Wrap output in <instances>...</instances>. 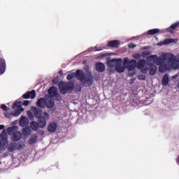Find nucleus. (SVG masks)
<instances>
[{"label":"nucleus","instance_id":"f257e3e1","mask_svg":"<svg viewBox=\"0 0 179 179\" xmlns=\"http://www.w3.org/2000/svg\"><path fill=\"white\" fill-rule=\"evenodd\" d=\"M36 118H38V123L32 122L31 127L34 131H37L38 128H44L47 125V120H50V115L48 113H34Z\"/></svg>","mask_w":179,"mask_h":179},{"label":"nucleus","instance_id":"f03ea898","mask_svg":"<svg viewBox=\"0 0 179 179\" xmlns=\"http://www.w3.org/2000/svg\"><path fill=\"white\" fill-rule=\"evenodd\" d=\"M73 89H75V84L72 81H60L59 83V90L62 94H66L69 92H73Z\"/></svg>","mask_w":179,"mask_h":179},{"label":"nucleus","instance_id":"7ed1b4c3","mask_svg":"<svg viewBox=\"0 0 179 179\" xmlns=\"http://www.w3.org/2000/svg\"><path fill=\"white\" fill-rule=\"evenodd\" d=\"M19 127L17 126H13L12 127H8L7 129V132L8 135L12 136V141L17 142L22 139V134L20 131H17Z\"/></svg>","mask_w":179,"mask_h":179},{"label":"nucleus","instance_id":"20e7f679","mask_svg":"<svg viewBox=\"0 0 179 179\" xmlns=\"http://www.w3.org/2000/svg\"><path fill=\"white\" fill-rule=\"evenodd\" d=\"M166 57L169 64H171V68L173 69H179V61L177 60L176 56L173 55V53H166Z\"/></svg>","mask_w":179,"mask_h":179},{"label":"nucleus","instance_id":"39448f33","mask_svg":"<svg viewBox=\"0 0 179 179\" xmlns=\"http://www.w3.org/2000/svg\"><path fill=\"white\" fill-rule=\"evenodd\" d=\"M6 148H8V134H6V130L3 129L0 134V150H3Z\"/></svg>","mask_w":179,"mask_h":179},{"label":"nucleus","instance_id":"423d86ee","mask_svg":"<svg viewBox=\"0 0 179 179\" xmlns=\"http://www.w3.org/2000/svg\"><path fill=\"white\" fill-rule=\"evenodd\" d=\"M26 108H24L20 99L15 101L12 105L13 113H23Z\"/></svg>","mask_w":179,"mask_h":179},{"label":"nucleus","instance_id":"0eeeda50","mask_svg":"<svg viewBox=\"0 0 179 179\" xmlns=\"http://www.w3.org/2000/svg\"><path fill=\"white\" fill-rule=\"evenodd\" d=\"M124 67L127 68L129 71H134L136 68V61L131 59L129 61L128 57L124 59Z\"/></svg>","mask_w":179,"mask_h":179},{"label":"nucleus","instance_id":"6e6552de","mask_svg":"<svg viewBox=\"0 0 179 179\" xmlns=\"http://www.w3.org/2000/svg\"><path fill=\"white\" fill-rule=\"evenodd\" d=\"M121 64H122V59H113L107 62V65L110 66V68L116 67L117 65H121Z\"/></svg>","mask_w":179,"mask_h":179},{"label":"nucleus","instance_id":"1a4fd4ad","mask_svg":"<svg viewBox=\"0 0 179 179\" xmlns=\"http://www.w3.org/2000/svg\"><path fill=\"white\" fill-rule=\"evenodd\" d=\"M22 99H36V90H33L31 92H27L25 94H24L21 98H20V100H22Z\"/></svg>","mask_w":179,"mask_h":179},{"label":"nucleus","instance_id":"9d476101","mask_svg":"<svg viewBox=\"0 0 179 179\" xmlns=\"http://www.w3.org/2000/svg\"><path fill=\"white\" fill-rule=\"evenodd\" d=\"M83 82H84V85L92 86L93 85V75L92 73L86 74Z\"/></svg>","mask_w":179,"mask_h":179},{"label":"nucleus","instance_id":"9b49d317","mask_svg":"<svg viewBox=\"0 0 179 179\" xmlns=\"http://www.w3.org/2000/svg\"><path fill=\"white\" fill-rule=\"evenodd\" d=\"M48 94L52 99H53V97H57V96H58V89L54 86L51 87L48 90Z\"/></svg>","mask_w":179,"mask_h":179},{"label":"nucleus","instance_id":"f8f14e48","mask_svg":"<svg viewBox=\"0 0 179 179\" xmlns=\"http://www.w3.org/2000/svg\"><path fill=\"white\" fill-rule=\"evenodd\" d=\"M76 78L78 79V80H80L81 82H83V80L85 79V72H83V70H77L75 73Z\"/></svg>","mask_w":179,"mask_h":179},{"label":"nucleus","instance_id":"ddd939ff","mask_svg":"<svg viewBox=\"0 0 179 179\" xmlns=\"http://www.w3.org/2000/svg\"><path fill=\"white\" fill-rule=\"evenodd\" d=\"M120 43L121 42L117 40L110 41L108 43V47H110V48H118Z\"/></svg>","mask_w":179,"mask_h":179},{"label":"nucleus","instance_id":"4468645a","mask_svg":"<svg viewBox=\"0 0 179 179\" xmlns=\"http://www.w3.org/2000/svg\"><path fill=\"white\" fill-rule=\"evenodd\" d=\"M6 69V62L3 59H0V74L5 73Z\"/></svg>","mask_w":179,"mask_h":179},{"label":"nucleus","instance_id":"2eb2a0df","mask_svg":"<svg viewBox=\"0 0 179 179\" xmlns=\"http://www.w3.org/2000/svg\"><path fill=\"white\" fill-rule=\"evenodd\" d=\"M96 71L98 72H104L106 71V66L101 62H97L95 65Z\"/></svg>","mask_w":179,"mask_h":179},{"label":"nucleus","instance_id":"dca6fc26","mask_svg":"<svg viewBox=\"0 0 179 179\" xmlns=\"http://www.w3.org/2000/svg\"><path fill=\"white\" fill-rule=\"evenodd\" d=\"M37 107H39V108H44L46 106V100L44 98L39 99L36 102Z\"/></svg>","mask_w":179,"mask_h":179},{"label":"nucleus","instance_id":"f3484780","mask_svg":"<svg viewBox=\"0 0 179 179\" xmlns=\"http://www.w3.org/2000/svg\"><path fill=\"white\" fill-rule=\"evenodd\" d=\"M19 124L20 127H27V125L29 124V119L22 116L19 121Z\"/></svg>","mask_w":179,"mask_h":179},{"label":"nucleus","instance_id":"a211bd4d","mask_svg":"<svg viewBox=\"0 0 179 179\" xmlns=\"http://www.w3.org/2000/svg\"><path fill=\"white\" fill-rule=\"evenodd\" d=\"M167 55V53H166L164 55V57H157V62H155V64H157V65H162L163 64H164V62H166V59H167V57H166Z\"/></svg>","mask_w":179,"mask_h":179},{"label":"nucleus","instance_id":"6ab92c4d","mask_svg":"<svg viewBox=\"0 0 179 179\" xmlns=\"http://www.w3.org/2000/svg\"><path fill=\"white\" fill-rule=\"evenodd\" d=\"M145 65H146V60H145V59H143L138 62L137 68L138 69H143Z\"/></svg>","mask_w":179,"mask_h":179},{"label":"nucleus","instance_id":"aec40b11","mask_svg":"<svg viewBox=\"0 0 179 179\" xmlns=\"http://www.w3.org/2000/svg\"><path fill=\"white\" fill-rule=\"evenodd\" d=\"M57 123L52 122L49 124L48 129L49 132H55V131H57Z\"/></svg>","mask_w":179,"mask_h":179},{"label":"nucleus","instance_id":"412c9836","mask_svg":"<svg viewBox=\"0 0 179 179\" xmlns=\"http://www.w3.org/2000/svg\"><path fill=\"white\" fill-rule=\"evenodd\" d=\"M156 72H157V67L155 65L150 64L149 71L150 75H151V76H153V75L156 74Z\"/></svg>","mask_w":179,"mask_h":179},{"label":"nucleus","instance_id":"4be33fe9","mask_svg":"<svg viewBox=\"0 0 179 179\" xmlns=\"http://www.w3.org/2000/svg\"><path fill=\"white\" fill-rule=\"evenodd\" d=\"M160 33V29H150L147 32L148 36H155V34H157Z\"/></svg>","mask_w":179,"mask_h":179},{"label":"nucleus","instance_id":"5701e85b","mask_svg":"<svg viewBox=\"0 0 179 179\" xmlns=\"http://www.w3.org/2000/svg\"><path fill=\"white\" fill-rule=\"evenodd\" d=\"M54 99L50 98L46 100V107H48V108H52V107H54Z\"/></svg>","mask_w":179,"mask_h":179},{"label":"nucleus","instance_id":"b1692460","mask_svg":"<svg viewBox=\"0 0 179 179\" xmlns=\"http://www.w3.org/2000/svg\"><path fill=\"white\" fill-rule=\"evenodd\" d=\"M169 70V66L167 64H160L159 67V72L164 73Z\"/></svg>","mask_w":179,"mask_h":179},{"label":"nucleus","instance_id":"393cba45","mask_svg":"<svg viewBox=\"0 0 179 179\" xmlns=\"http://www.w3.org/2000/svg\"><path fill=\"white\" fill-rule=\"evenodd\" d=\"M179 27V21L172 24L170 27V28L168 29V31L170 33H173V31H171V30H176V29H177V27Z\"/></svg>","mask_w":179,"mask_h":179},{"label":"nucleus","instance_id":"a878e982","mask_svg":"<svg viewBox=\"0 0 179 179\" xmlns=\"http://www.w3.org/2000/svg\"><path fill=\"white\" fill-rule=\"evenodd\" d=\"M27 113H43V110L36 106H31V110H27Z\"/></svg>","mask_w":179,"mask_h":179},{"label":"nucleus","instance_id":"bb28decb","mask_svg":"<svg viewBox=\"0 0 179 179\" xmlns=\"http://www.w3.org/2000/svg\"><path fill=\"white\" fill-rule=\"evenodd\" d=\"M8 152H13L16 150V143H11L8 145Z\"/></svg>","mask_w":179,"mask_h":179},{"label":"nucleus","instance_id":"cd10ccee","mask_svg":"<svg viewBox=\"0 0 179 179\" xmlns=\"http://www.w3.org/2000/svg\"><path fill=\"white\" fill-rule=\"evenodd\" d=\"M36 142H37V136H36V134H34L31 136L29 139V143L30 145H34Z\"/></svg>","mask_w":179,"mask_h":179},{"label":"nucleus","instance_id":"c85d7f7f","mask_svg":"<svg viewBox=\"0 0 179 179\" xmlns=\"http://www.w3.org/2000/svg\"><path fill=\"white\" fill-rule=\"evenodd\" d=\"M169 76L167 74H165L162 78V85L166 86V85H169Z\"/></svg>","mask_w":179,"mask_h":179},{"label":"nucleus","instance_id":"c756f323","mask_svg":"<svg viewBox=\"0 0 179 179\" xmlns=\"http://www.w3.org/2000/svg\"><path fill=\"white\" fill-rule=\"evenodd\" d=\"M157 60V55H150L148 58V61H150V62H155V64H156Z\"/></svg>","mask_w":179,"mask_h":179},{"label":"nucleus","instance_id":"7c9ffc66","mask_svg":"<svg viewBox=\"0 0 179 179\" xmlns=\"http://www.w3.org/2000/svg\"><path fill=\"white\" fill-rule=\"evenodd\" d=\"M115 69L119 73H122L125 71V69L121 64L116 65Z\"/></svg>","mask_w":179,"mask_h":179},{"label":"nucleus","instance_id":"2f4dec72","mask_svg":"<svg viewBox=\"0 0 179 179\" xmlns=\"http://www.w3.org/2000/svg\"><path fill=\"white\" fill-rule=\"evenodd\" d=\"M0 108H1V110H3V111H5L6 113H8V111L10 110V108L7 107L6 105L3 103L0 106Z\"/></svg>","mask_w":179,"mask_h":179},{"label":"nucleus","instance_id":"473e14b6","mask_svg":"<svg viewBox=\"0 0 179 179\" xmlns=\"http://www.w3.org/2000/svg\"><path fill=\"white\" fill-rule=\"evenodd\" d=\"M11 115H14L15 117H19V115H20V113H5V117H6L7 118H9L10 117H11Z\"/></svg>","mask_w":179,"mask_h":179},{"label":"nucleus","instance_id":"72a5a7b5","mask_svg":"<svg viewBox=\"0 0 179 179\" xmlns=\"http://www.w3.org/2000/svg\"><path fill=\"white\" fill-rule=\"evenodd\" d=\"M73 78H76V74H75V73H71L67 75L66 79L68 80H72V79H73Z\"/></svg>","mask_w":179,"mask_h":179},{"label":"nucleus","instance_id":"f704fd0d","mask_svg":"<svg viewBox=\"0 0 179 179\" xmlns=\"http://www.w3.org/2000/svg\"><path fill=\"white\" fill-rule=\"evenodd\" d=\"M29 132H30V127H26L22 129L23 135H29Z\"/></svg>","mask_w":179,"mask_h":179},{"label":"nucleus","instance_id":"c9c22d12","mask_svg":"<svg viewBox=\"0 0 179 179\" xmlns=\"http://www.w3.org/2000/svg\"><path fill=\"white\" fill-rule=\"evenodd\" d=\"M171 43H174V39L169 38L164 41V44H171Z\"/></svg>","mask_w":179,"mask_h":179},{"label":"nucleus","instance_id":"e433bc0d","mask_svg":"<svg viewBox=\"0 0 179 179\" xmlns=\"http://www.w3.org/2000/svg\"><path fill=\"white\" fill-rule=\"evenodd\" d=\"M138 79L139 80H146V76L145 74H140L138 76Z\"/></svg>","mask_w":179,"mask_h":179},{"label":"nucleus","instance_id":"4c0bfd02","mask_svg":"<svg viewBox=\"0 0 179 179\" xmlns=\"http://www.w3.org/2000/svg\"><path fill=\"white\" fill-rule=\"evenodd\" d=\"M133 57L135 59H141V58H142V55H141V53H137L134 54Z\"/></svg>","mask_w":179,"mask_h":179},{"label":"nucleus","instance_id":"58836bf2","mask_svg":"<svg viewBox=\"0 0 179 179\" xmlns=\"http://www.w3.org/2000/svg\"><path fill=\"white\" fill-rule=\"evenodd\" d=\"M24 144H17L16 143V149L17 150H21V149H23V148L24 147Z\"/></svg>","mask_w":179,"mask_h":179},{"label":"nucleus","instance_id":"ea45409f","mask_svg":"<svg viewBox=\"0 0 179 179\" xmlns=\"http://www.w3.org/2000/svg\"><path fill=\"white\" fill-rule=\"evenodd\" d=\"M22 106H24V107H27V106H29L30 104V101H24L23 102H22Z\"/></svg>","mask_w":179,"mask_h":179},{"label":"nucleus","instance_id":"a19ab883","mask_svg":"<svg viewBox=\"0 0 179 179\" xmlns=\"http://www.w3.org/2000/svg\"><path fill=\"white\" fill-rule=\"evenodd\" d=\"M148 71H149V69L145 68L141 70L142 73H148Z\"/></svg>","mask_w":179,"mask_h":179},{"label":"nucleus","instance_id":"79ce46f5","mask_svg":"<svg viewBox=\"0 0 179 179\" xmlns=\"http://www.w3.org/2000/svg\"><path fill=\"white\" fill-rule=\"evenodd\" d=\"M135 47H136V45H135L134 43L129 44V48H135Z\"/></svg>","mask_w":179,"mask_h":179},{"label":"nucleus","instance_id":"37998d69","mask_svg":"<svg viewBox=\"0 0 179 179\" xmlns=\"http://www.w3.org/2000/svg\"><path fill=\"white\" fill-rule=\"evenodd\" d=\"M148 101H149V99H146V100L144 101V104H145V106H149V104H150V103H152V102H150V101H149V102H148Z\"/></svg>","mask_w":179,"mask_h":179},{"label":"nucleus","instance_id":"c03bdc74","mask_svg":"<svg viewBox=\"0 0 179 179\" xmlns=\"http://www.w3.org/2000/svg\"><path fill=\"white\" fill-rule=\"evenodd\" d=\"M28 117L29 118H30V120H33L34 118L33 113H28Z\"/></svg>","mask_w":179,"mask_h":179},{"label":"nucleus","instance_id":"a18cd8bd","mask_svg":"<svg viewBox=\"0 0 179 179\" xmlns=\"http://www.w3.org/2000/svg\"><path fill=\"white\" fill-rule=\"evenodd\" d=\"M52 83H54L55 85H57V83H58V80H57V79H53V80H52Z\"/></svg>","mask_w":179,"mask_h":179},{"label":"nucleus","instance_id":"49530a36","mask_svg":"<svg viewBox=\"0 0 179 179\" xmlns=\"http://www.w3.org/2000/svg\"><path fill=\"white\" fill-rule=\"evenodd\" d=\"M5 128V126L3 124H0V129H3Z\"/></svg>","mask_w":179,"mask_h":179},{"label":"nucleus","instance_id":"de8ad7c7","mask_svg":"<svg viewBox=\"0 0 179 179\" xmlns=\"http://www.w3.org/2000/svg\"><path fill=\"white\" fill-rule=\"evenodd\" d=\"M59 75H63L62 70H60V71H59Z\"/></svg>","mask_w":179,"mask_h":179},{"label":"nucleus","instance_id":"09e8293b","mask_svg":"<svg viewBox=\"0 0 179 179\" xmlns=\"http://www.w3.org/2000/svg\"><path fill=\"white\" fill-rule=\"evenodd\" d=\"M136 101V102H135ZM133 102L135 103V104H138V102H136V99H133Z\"/></svg>","mask_w":179,"mask_h":179},{"label":"nucleus","instance_id":"8fccbe9b","mask_svg":"<svg viewBox=\"0 0 179 179\" xmlns=\"http://www.w3.org/2000/svg\"><path fill=\"white\" fill-rule=\"evenodd\" d=\"M78 87H79L80 92V90H82V87L80 85H78Z\"/></svg>","mask_w":179,"mask_h":179},{"label":"nucleus","instance_id":"3c124183","mask_svg":"<svg viewBox=\"0 0 179 179\" xmlns=\"http://www.w3.org/2000/svg\"><path fill=\"white\" fill-rule=\"evenodd\" d=\"M97 51H101V50H97Z\"/></svg>","mask_w":179,"mask_h":179}]
</instances>
